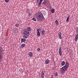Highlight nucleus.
Wrapping results in <instances>:
<instances>
[{"label":"nucleus","instance_id":"obj_27","mask_svg":"<svg viewBox=\"0 0 78 78\" xmlns=\"http://www.w3.org/2000/svg\"><path fill=\"white\" fill-rule=\"evenodd\" d=\"M5 2L6 3H8L9 2V0H5Z\"/></svg>","mask_w":78,"mask_h":78},{"label":"nucleus","instance_id":"obj_8","mask_svg":"<svg viewBox=\"0 0 78 78\" xmlns=\"http://www.w3.org/2000/svg\"><path fill=\"white\" fill-rule=\"evenodd\" d=\"M23 33L24 34H29V31H28L27 30L24 29V30H23Z\"/></svg>","mask_w":78,"mask_h":78},{"label":"nucleus","instance_id":"obj_3","mask_svg":"<svg viewBox=\"0 0 78 78\" xmlns=\"http://www.w3.org/2000/svg\"><path fill=\"white\" fill-rule=\"evenodd\" d=\"M76 34H77L75 36V41H77L78 39V30H76Z\"/></svg>","mask_w":78,"mask_h":78},{"label":"nucleus","instance_id":"obj_2","mask_svg":"<svg viewBox=\"0 0 78 78\" xmlns=\"http://www.w3.org/2000/svg\"><path fill=\"white\" fill-rule=\"evenodd\" d=\"M49 3V1L48 0H44V2L42 3L41 5L42 6H45L48 5Z\"/></svg>","mask_w":78,"mask_h":78},{"label":"nucleus","instance_id":"obj_21","mask_svg":"<svg viewBox=\"0 0 78 78\" xmlns=\"http://www.w3.org/2000/svg\"><path fill=\"white\" fill-rule=\"evenodd\" d=\"M25 46V44H23L21 46L22 48H23Z\"/></svg>","mask_w":78,"mask_h":78},{"label":"nucleus","instance_id":"obj_10","mask_svg":"<svg viewBox=\"0 0 78 78\" xmlns=\"http://www.w3.org/2000/svg\"><path fill=\"white\" fill-rule=\"evenodd\" d=\"M65 66L67 68H69V62H66Z\"/></svg>","mask_w":78,"mask_h":78},{"label":"nucleus","instance_id":"obj_12","mask_svg":"<svg viewBox=\"0 0 78 78\" xmlns=\"http://www.w3.org/2000/svg\"><path fill=\"white\" fill-rule=\"evenodd\" d=\"M42 1H43V0H40L38 4V6H40V5H41L42 4Z\"/></svg>","mask_w":78,"mask_h":78},{"label":"nucleus","instance_id":"obj_15","mask_svg":"<svg viewBox=\"0 0 78 78\" xmlns=\"http://www.w3.org/2000/svg\"><path fill=\"white\" fill-rule=\"evenodd\" d=\"M41 34L42 35H44L45 34V30H42L41 31Z\"/></svg>","mask_w":78,"mask_h":78},{"label":"nucleus","instance_id":"obj_24","mask_svg":"<svg viewBox=\"0 0 78 78\" xmlns=\"http://www.w3.org/2000/svg\"><path fill=\"white\" fill-rule=\"evenodd\" d=\"M15 26L16 27H19V24H16Z\"/></svg>","mask_w":78,"mask_h":78},{"label":"nucleus","instance_id":"obj_16","mask_svg":"<svg viewBox=\"0 0 78 78\" xmlns=\"http://www.w3.org/2000/svg\"><path fill=\"white\" fill-rule=\"evenodd\" d=\"M27 30L28 31H31V28L30 27H28L27 28Z\"/></svg>","mask_w":78,"mask_h":78},{"label":"nucleus","instance_id":"obj_11","mask_svg":"<svg viewBox=\"0 0 78 78\" xmlns=\"http://www.w3.org/2000/svg\"><path fill=\"white\" fill-rule=\"evenodd\" d=\"M58 37L60 39H62V37H61V32H59L58 34Z\"/></svg>","mask_w":78,"mask_h":78},{"label":"nucleus","instance_id":"obj_36","mask_svg":"<svg viewBox=\"0 0 78 78\" xmlns=\"http://www.w3.org/2000/svg\"><path fill=\"white\" fill-rule=\"evenodd\" d=\"M40 32H41V29H40Z\"/></svg>","mask_w":78,"mask_h":78},{"label":"nucleus","instance_id":"obj_35","mask_svg":"<svg viewBox=\"0 0 78 78\" xmlns=\"http://www.w3.org/2000/svg\"><path fill=\"white\" fill-rule=\"evenodd\" d=\"M61 73H63V71H61Z\"/></svg>","mask_w":78,"mask_h":78},{"label":"nucleus","instance_id":"obj_23","mask_svg":"<svg viewBox=\"0 0 78 78\" xmlns=\"http://www.w3.org/2000/svg\"><path fill=\"white\" fill-rule=\"evenodd\" d=\"M19 71L20 72H21V73H23V70L22 69H20L19 70Z\"/></svg>","mask_w":78,"mask_h":78},{"label":"nucleus","instance_id":"obj_13","mask_svg":"<svg viewBox=\"0 0 78 78\" xmlns=\"http://www.w3.org/2000/svg\"><path fill=\"white\" fill-rule=\"evenodd\" d=\"M44 71H42L41 72V77L42 78H44Z\"/></svg>","mask_w":78,"mask_h":78},{"label":"nucleus","instance_id":"obj_31","mask_svg":"<svg viewBox=\"0 0 78 78\" xmlns=\"http://www.w3.org/2000/svg\"><path fill=\"white\" fill-rule=\"evenodd\" d=\"M40 50H41V49H40V48H38L37 49V50L38 51H40Z\"/></svg>","mask_w":78,"mask_h":78},{"label":"nucleus","instance_id":"obj_14","mask_svg":"<svg viewBox=\"0 0 78 78\" xmlns=\"http://www.w3.org/2000/svg\"><path fill=\"white\" fill-rule=\"evenodd\" d=\"M70 15L68 16V17L67 18L66 20V22H68L69 21V18H70Z\"/></svg>","mask_w":78,"mask_h":78},{"label":"nucleus","instance_id":"obj_20","mask_svg":"<svg viewBox=\"0 0 78 78\" xmlns=\"http://www.w3.org/2000/svg\"><path fill=\"white\" fill-rule=\"evenodd\" d=\"M51 13H52L55 12V9H52L51 10Z\"/></svg>","mask_w":78,"mask_h":78},{"label":"nucleus","instance_id":"obj_30","mask_svg":"<svg viewBox=\"0 0 78 78\" xmlns=\"http://www.w3.org/2000/svg\"><path fill=\"white\" fill-rule=\"evenodd\" d=\"M29 16H31V13L30 12H29L28 13Z\"/></svg>","mask_w":78,"mask_h":78},{"label":"nucleus","instance_id":"obj_9","mask_svg":"<svg viewBox=\"0 0 78 78\" xmlns=\"http://www.w3.org/2000/svg\"><path fill=\"white\" fill-rule=\"evenodd\" d=\"M28 55L29 56V57L30 58H32L33 56V54L31 52H30L28 53Z\"/></svg>","mask_w":78,"mask_h":78},{"label":"nucleus","instance_id":"obj_1","mask_svg":"<svg viewBox=\"0 0 78 78\" xmlns=\"http://www.w3.org/2000/svg\"><path fill=\"white\" fill-rule=\"evenodd\" d=\"M36 18L38 21H42L44 19V17L43 16V14L41 13H38L37 15L36 16Z\"/></svg>","mask_w":78,"mask_h":78},{"label":"nucleus","instance_id":"obj_18","mask_svg":"<svg viewBox=\"0 0 78 78\" xmlns=\"http://www.w3.org/2000/svg\"><path fill=\"white\" fill-rule=\"evenodd\" d=\"M65 63H66L65 62H64V61H63L61 62V64L62 66H64V65H65Z\"/></svg>","mask_w":78,"mask_h":78},{"label":"nucleus","instance_id":"obj_34","mask_svg":"<svg viewBox=\"0 0 78 78\" xmlns=\"http://www.w3.org/2000/svg\"><path fill=\"white\" fill-rule=\"evenodd\" d=\"M27 11H28V12H29V11H30V10L27 9Z\"/></svg>","mask_w":78,"mask_h":78},{"label":"nucleus","instance_id":"obj_6","mask_svg":"<svg viewBox=\"0 0 78 78\" xmlns=\"http://www.w3.org/2000/svg\"><path fill=\"white\" fill-rule=\"evenodd\" d=\"M59 53L61 56H62V50H61V47L59 48L58 51Z\"/></svg>","mask_w":78,"mask_h":78},{"label":"nucleus","instance_id":"obj_5","mask_svg":"<svg viewBox=\"0 0 78 78\" xmlns=\"http://www.w3.org/2000/svg\"><path fill=\"white\" fill-rule=\"evenodd\" d=\"M29 36V34H24L23 36V38H25L26 39H27V38H28Z\"/></svg>","mask_w":78,"mask_h":78},{"label":"nucleus","instance_id":"obj_25","mask_svg":"<svg viewBox=\"0 0 78 78\" xmlns=\"http://www.w3.org/2000/svg\"><path fill=\"white\" fill-rule=\"evenodd\" d=\"M32 20L34 21H35V22H36V19L35 18H33L32 19Z\"/></svg>","mask_w":78,"mask_h":78},{"label":"nucleus","instance_id":"obj_32","mask_svg":"<svg viewBox=\"0 0 78 78\" xmlns=\"http://www.w3.org/2000/svg\"><path fill=\"white\" fill-rule=\"evenodd\" d=\"M76 30L78 31V27L76 28Z\"/></svg>","mask_w":78,"mask_h":78},{"label":"nucleus","instance_id":"obj_22","mask_svg":"<svg viewBox=\"0 0 78 78\" xmlns=\"http://www.w3.org/2000/svg\"><path fill=\"white\" fill-rule=\"evenodd\" d=\"M37 36H40L41 35V34H40V32H37Z\"/></svg>","mask_w":78,"mask_h":78},{"label":"nucleus","instance_id":"obj_29","mask_svg":"<svg viewBox=\"0 0 78 78\" xmlns=\"http://www.w3.org/2000/svg\"><path fill=\"white\" fill-rule=\"evenodd\" d=\"M55 75L56 76H58V73L57 72L55 73Z\"/></svg>","mask_w":78,"mask_h":78},{"label":"nucleus","instance_id":"obj_28","mask_svg":"<svg viewBox=\"0 0 78 78\" xmlns=\"http://www.w3.org/2000/svg\"><path fill=\"white\" fill-rule=\"evenodd\" d=\"M36 29L37 30V31L38 32H39V31H40V29H39L37 28Z\"/></svg>","mask_w":78,"mask_h":78},{"label":"nucleus","instance_id":"obj_33","mask_svg":"<svg viewBox=\"0 0 78 78\" xmlns=\"http://www.w3.org/2000/svg\"><path fill=\"white\" fill-rule=\"evenodd\" d=\"M37 2L38 3V2H39V0H37Z\"/></svg>","mask_w":78,"mask_h":78},{"label":"nucleus","instance_id":"obj_26","mask_svg":"<svg viewBox=\"0 0 78 78\" xmlns=\"http://www.w3.org/2000/svg\"><path fill=\"white\" fill-rule=\"evenodd\" d=\"M55 22L56 24H58V23H59V22H58V20H56Z\"/></svg>","mask_w":78,"mask_h":78},{"label":"nucleus","instance_id":"obj_19","mask_svg":"<svg viewBox=\"0 0 78 78\" xmlns=\"http://www.w3.org/2000/svg\"><path fill=\"white\" fill-rule=\"evenodd\" d=\"M26 41V39L25 38H22L21 39V42H23Z\"/></svg>","mask_w":78,"mask_h":78},{"label":"nucleus","instance_id":"obj_17","mask_svg":"<svg viewBox=\"0 0 78 78\" xmlns=\"http://www.w3.org/2000/svg\"><path fill=\"white\" fill-rule=\"evenodd\" d=\"M45 62L46 64H49V62H50V61H49V60L48 59L46 60L45 61Z\"/></svg>","mask_w":78,"mask_h":78},{"label":"nucleus","instance_id":"obj_7","mask_svg":"<svg viewBox=\"0 0 78 78\" xmlns=\"http://www.w3.org/2000/svg\"><path fill=\"white\" fill-rule=\"evenodd\" d=\"M62 69L63 71H66V70H67L68 68H67L66 66H64L62 68Z\"/></svg>","mask_w":78,"mask_h":78},{"label":"nucleus","instance_id":"obj_4","mask_svg":"<svg viewBox=\"0 0 78 78\" xmlns=\"http://www.w3.org/2000/svg\"><path fill=\"white\" fill-rule=\"evenodd\" d=\"M2 56H3V51L2 50H0V62L2 61Z\"/></svg>","mask_w":78,"mask_h":78}]
</instances>
